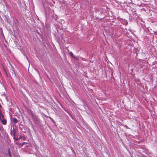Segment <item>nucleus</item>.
Instances as JSON below:
<instances>
[{
	"instance_id": "obj_1",
	"label": "nucleus",
	"mask_w": 157,
	"mask_h": 157,
	"mask_svg": "<svg viewBox=\"0 0 157 157\" xmlns=\"http://www.w3.org/2000/svg\"><path fill=\"white\" fill-rule=\"evenodd\" d=\"M10 134L11 136H13V139H15L16 132L14 128H13V130L11 129L10 130Z\"/></svg>"
},
{
	"instance_id": "obj_5",
	"label": "nucleus",
	"mask_w": 157,
	"mask_h": 157,
	"mask_svg": "<svg viewBox=\"0 0 157 157\" xmlns=\"http://www.w3.org/2000/svg\"><path fill=\"white\" fill-rule=\"evenodd\" d=\"M19 139H21L24 140H26V138L24 136H21L19 138Z\"/></svg>"
},
{
	"instance_id": "obj_7",
	"label": "nucleus",
	"mask_w": 157,
	"mask_h": 157,
	"mask_svg": "<svg viewBox=\"0 0 157 157\" xmlns=\"http://www.w3.org/2000/svg\"><path fill=\"white\" fill-rule=\"evenodd\" d=\"M8 154L9 155V156H10V155H11V153H10V150L9 149V150H8Z\"/></svg>"
},
{
	"instance_id": "obj_9",
	"label": "nucleus",
	"mask_w": 157,
	"mask_h": 157,
	"mask_svg": "<svg viewBox=\"0 0 157 157\" xmlns=\"http://www.w3.org/2000/svg\"><path fill=\"white\" fill-rule=\"evenodd\" d=\"M25 143V142H24L23 143L22 145H24Z\"/></svg>"
},
{
	"instance_id": "obj_2",
	"label": "nucleus",
	"mask_w": 157,
	"mask_h": 157,
	"mask_svg": "<svg viewBox=\"0 0 157 157\" xmlns=\"http://www.w3.org/2000/svg\"><path fill=\"white\" fill-rule=\"evenodd\" d=\"M2 121V123L4 125H6L7 123V121L6 119H2L0 120Z\"/></svg>"
},
{
	"instance_id": "obj_4",
	"label": "nucleus",
	"mask_w": 157,
	"mask_h": 157,
	"mask_svg": "<svg viewBox=\"0 0 157 157\" xmlns=\"http://www.w3.org/2000/svg\"><path fill=\"white\" fill-rule=\"evenodd\" d=\"M4 118V116L2 113L1 111H0V120Z\"/></svg>"
},
{
	"instance_id": "obj_3",
	"label": "nucleus",
	"mask_w": 157,
	"mask_h": 157,
	"mask_svg": "<svg viewBox=\"0 0 157 157\" xmlns=\"http://www.w3.org/2000/svg\"><path fill=\"white\" fill-rule=\"evenodd\" d=\"M12 121L15 124L17 123L18 122V120L16 118H12Z\"/></svg>"
},
{
	"instance_id": "obj_8",
	"label": "nucleus",
	"mask_w": 157,
	"mask_h": 157,
	"mask_svg": "<svg viewBox=\"0 0 157 157\" xmlns=\"http://www.w3.org/2000/svg\"><path fill=\"white\" fill-rule=\"evenodd\" d=\"M18 23V21L17 20L16 21V22H15V24H16V23Z\"/></svg>"
},
{
	"instance_id": "obj_12",
	"label": "nucleus",
	"mask_w": 157,
	"mask_h": 157,
	"mask_svg": "<svg viewBox=\"0 0 157 157\" xmlns=\"http://www.w3.org/2000/svg\"><path fill=\"white\" fill-rule=\"evenodd\" d=\"M11 52V51L10 50V51H9V52Z\"/></svg>"
},
{
	"instance_id": "obj_6",
	"label": "nucleus",
	"mask_w": 157,
	"mask_h": 157,
	"mask_svg": "<svg viewBox=\"0 0 157 157\" xmlns=\"http://www.w3.org/2000/svg\"><path fill=\"white\" fill-rule=\"evenodd\" d=\"M69 54L72 57H73L74 58H75V59H76V58H75L73 54V53H72V52H70V53H69Z\"/></svg>"
},
{
	"instance_id": "obj_11",
	"label": "nucleus",
	"mask_w": 157,
	"mask_h": 157,
	"mask_svg": "<svg viewBox=\"0 0 157 157\" xmlns=\"http://www.w3.org/2000/svg\"><path fill=\"white\" fill-rule=\"evenodd\" d=\"M18 140V139H16V140H17H17Z\"/></svg>"
},
{
	"instance_id": "obj_10",
	"label": "nucleus",
	"mask_w": 157,
	"mask_h": 157,
	"mask_svg": "<svg viewBox=\"0 0 157 157\" xmlns=\"http://www.w3.org/2000/svg\"><path fill=\"white\" fill-rule=\"evenodd\" d=\"M10 157H12L11 155H10Z\"/></svg>"
}]
</instances>
